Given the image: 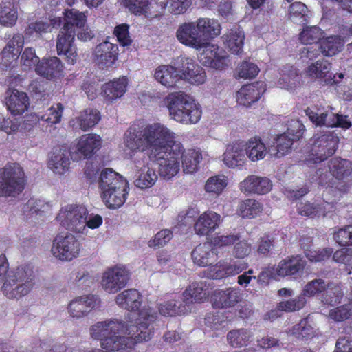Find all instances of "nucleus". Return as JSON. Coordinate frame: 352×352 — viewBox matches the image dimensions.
I'll list each match as a JSON object with an SVG mask.
<instances>
[{
    "label": "nucleus",
    "instance_id": "nucleus-31",
    "mask_svg": "<svg viewBox=\"0 0 352 352\" xmlns=\"http://www.w3.org/2000/svg\"><path fill=\"white\" fill-rule=\"evenodd\" d=\"M331 63L326 60L322 59L309 65L305 69V73L311 78L324 79L325 82L332 84L335 80L331 77Z\"/></svg>",
    "mask_w": 352,
    "mask_h": 352
},
{
    "label": "nucleus",
    "instance_id": "nucleus-18",
    "mask_svg": "<svg viewBox=\"0 0 352 352\" xmlns=\"http://www.w3.org/2000/svg\"><path fill=\"white\" fill-rule=\"evenodd\" d=\"M37 74L48 80H56L64 76V66L60 60L56 57L43 58L36 67Z\"/></svg>",
    "mask_w": 352,
    "mask_h": 352
},
{
    "label": "nucleus",
    "instance_id": "nucleus-25",
    "mask_svg": "<svg viewBox=\"0 0 352 352\" xmlns=\"http://www.w3.org/2000/svg\"><path fill=\"white\" fill-rule=\"evenodd\" d=\"M191 255L194 263L199 267L211 265L217 259L216 249L206 242L198 245L192 250Z\"/></svg>",
    "mask_w": 352,
    "mask_h": 352
},
{
    "label": "nucleus",
    "instance_id": "nucleus-27",
    "mask_svg": "<svg viewBox=\"0 0 352 352\" xmlns=\"http://www.w3.org/2000/svg\"><path fill=\"white\" fill-rule=\"evenodd\" d=\"M248 267V263L230 264L224 261H219L210 267L209 276L212 279H222L223 278L239 274Z\"/></svg>",
    "mask_w": 352,
    "mask_h": 352
},
{
    "label": "nucleus",
    "instance_id": "nucleus-41",
    "mask_svg": "<svg viewBox=\"0 0 352 352\" xmlns=\"http://www.w3.org/2000/svg\"><path fill=\"white\" fill-rule=\"evenodd\" d=\"M252 338V333L245 328L230 330L227 334L228 342L234 348L247 346L251 342Z\"/></svg>",
    "mask_w": 352,
    "mask_h": 352
},
{
    "label": "nucleus",
    "instance_id": "nucleus-12",
    "mask_svg": "<svg viewBox=\"0 0 352 352\" xmlns=\"http://www.w3.org/2000/svg\"><path fill=\"white\" fill-rule=\"evenodd\" d=\"M129 279V273L124 267H109L102 274L101 285L109 294H116L124 288Z\"/></svg>",
    "mask_w": 352,
    "mask_h": 352
},
{
    "label": "nucleus",
    "instance_id": "nucleus-45",
    "mask_svg": "<svg viewBox=\"0 0 352 352\" xmlns=\"http://www.w3.org/2000/svg\"><path fill=\"white\" fill-rule=\"evenodd\" d=\"M289 332L296 338L301 340H307L315 336L314 329L307 318H302L298 324L292 327Z\"/></svg>",
    "mask_w": 352,
    "mask_h": 352
},
{
    "label": "nucleus",
    "instance_id": "nucleus-8",
    "mask_svg": "<svg viewBox=\"0 0 352 352\" xmlns=\"http://www.w3.org/2000/svg\"><path fill=\"white\" fill-rule=\"evenodd\" d=\"M339 138L331 132L317 133L313 137L311 146L312 157L307 160V164L320 163L332 156L338 147Z\"/></svg>",
    "mask_w": 352,
    "mask_h": 352
},
{
    "label": "nucleus",
    "instance_id": "nucleus-53",
    "mask_svg": "<svg viewBox=\"0 0 352 352\" xmlns=\"http://www.w3.org/2000/svg\"><path fill=\"white\" fill-rule=\"evenodd\" d=\"M228 185V177L225 175H215L210 177L206 184L205 190L209 193L220 195Z\"/></svg>",
    "mask_w": 352,
    "mask_h": 352
},
{
    "label": "nucleus",
    "instance_id": "nucleus-60",
    "mask_svg": "<svg viewBox=\"0 0 352 352\" xmlns=\"http://www.w3.org/2000/svg\"><path fill=\"white\" fill-rule=\"evenodd\" d=\"M260 69L258 67L248 61H243L237 68L238 77L244 79L255 78Z\"/></svg>",
    "mask_w": 352,
    "mask_h": 352
},
{
    "label": "nucleus",
    "instance_id": "nucleus-62",
    "mask_svg": "<svg viewBox=\"0 0 352 352\" xmlns=\"http://www.w3.org/2000/svg\"><path fill=\"white\" fill-rule=\"evenodd\" d=\"M113 34L116 36L120 45L123 47L129 46L133 42L129 34V25L126 23L116 25L113 30Z\"/></svg>",
    "mask_w": 352,
    "mask_h": 352
},
{
    "label": "nucleus",
    "instance_id": "nucleus-24",
    "mask_svg": "<svg viewBox=\"0 0 352 352\" xmlns=\"http://www.w3.org/2000/svg\"><path fill=\"white\" fill-rule=\"evenodd\" d=\"M221 216L213 211L204 212L194 225L195 234L200 236L209 235L218 228Z\"/></svg>",
    "mask_w": 352,
    "mask_h": 352
},
{
    "label": "nucleus",
    "instance_id": "nucleus-36",
    "mask_svg": "<svg viewBox=\"0 0 352 352\" xmlns=\"http://www.w3.org/2000/svg\"><path fill=\"white\" fill-rule=\"evenodd\" d=\"M129 190V187L128 185L125 188H120V191L115 189V190L111 192L106 191V192H102L100 197L107 208L116 209L121 207L126 201Z\"/></svg>",
    "mask_w": 352,
    "mask_h": 352
},
{
    "label": "nucleus",
    "instance_id": "nucleus-16",
    "mask_svg": "<svg viewBox=\"0 0 352 352\" xmlns=\"http://www.w3.org/2000/svg\"><path fill=\"white\" fill-rule=\"evenodd\" d=\"M241 300V294L239 289L228 287L225 289H217L211 296L214 308L226 309L234 307Z\"/></svg>",
    "mask_w": 352,
    "mask_h": 352
},
{
    "label": "nucleus",
    "instance_id": "nucleus-57",
    "mask_svg": "<svg viewBox=\"0 0 352 352\" xmlns=\"http://www.w3.org/2000/svg\"><path fill=\"white\" fill-rule=\"evenodd\" d=\"M278 269L276 265H268L262 268L261 272L257 276V283L262 287H266L272 280L280 277L278 275Z\"/></svg>",
    "mask_w": 352,
    "mask_h": 352
},
{
    "label": "nucleus",
    "instance_id": "nucleus-10",
    "mask_svg": "<svg viewBox=\"0 0 352 352\" xmlns=\"http://www.w3.org/2000/svg\"><path fill=\"white\" fill-rule=\"evenodd\" d=\"M81 245L72 234L65 236L58 234L53 241L52 252L61 261H70L76 258L80 252Z\"/></svg>",
    "mask_w": 352,
    "mask_h": 352
},
{
    "label": "nucleus",
    "instance_id": "nucleus-59",
    "mask_svg": "<svg viewBox=\"0 0 352 352\" xmlns=\"http://www.w3.org/2000/svg\"><path fill=\"white\" fill-rule=\"evenodd\" d=\"M41 60L36 56L35 50L32 47H26L21 54V63L25 69L35 68Z\"/></svg>",
    "mask_w": 352,
    "mask_h": 352
},
{
    "label": "nucleus",
    "instance_id": "nucleus-23",
    "mask_svg": "<svg viewBox=\"0 0 352 352\" xmlns=\"http://www.w3.org/2000/svg\"><path fill=\"white\" fill-rule=\"evenodd\" d=\"M272 187L271 181L265 177L254 175H249L239 184L240 190L245 193L264 195L270 191Z\"/></svg>",
    "mask_w": 352,
    "mask_h": 352
},
{
    "label": "nucleus",
    "instance_id": "nucleus-47",
    "mask_svg": "<svg viewBox=\"0 0 352 352\" xmlns=\"http://www.w3.org/2000/svg\"><path fill=\"white\" fill-rule=\"evenodd\" d=\"M184 78L191 84L201 85L204 83L206 74L204 69L195 63H188L186 69L182 74Z\"/></svg>",
    "mask_w": 352,
    "mask_h": 352
},
{
    "label": "nucleus",
    "instance_id": "nucleus-2",
    "mask_svg": "<svg viewBox=\"0 0 352 352\" xmlns=\"http://www.w3.org/2000/svg\"><path fill=\"white\" fill-rule=\"evenodd\" d=\"M116 303L122 308L137 313L135 324H127L117 320L98 322L90 329L91 338L100 340L104 349L120 350L133 349L138 342L149 340L153 331L150 325L156 316L151 311H140L142 296L135 289H129L120 293L116 298Z\"/></svg>",
    "mask_w": 352,
    "mask_h": 352
},
{
    "label": "nucleus",
    "instance_id": "nucleus-29",
    "mask_svg": "<svg viewBox=\"0 0 352 352\" xmlns=\"http://www.w3.org/2000/svg\"><path fill=\"white\" fill-rule=\"evenodd\" d=\"M155 78L162 85L172 88L182 79V75L175 67L171 65H160L155 72Z\"/></svg>",
    "mask_w": 352,
    "mask_h": 352
},
{
    "label": "nucleus",
    "instance_id": "nucleus-58",
    "mask_svg": "<svg viewBox=\"0 0 352 352\" xmlns=\"http://www.w3.org/2000/svg\"><path fill=\"white\" fill-rule=\"evenodd\" d=\"M63 110V105L61 103H57L47 109V112L41 116V120L51 124L59 123Z\"/></svg>",
    "mask_w": 352,
    "mask_h": 352
},
{
    "label": "nucleus",
    "instance_id": "nucleus-30",
    "mask_svg": "<svg viewBox=\"0 0 352 352\" xmlns=\"http://www.w3.org/2000/svg\"><path fill=\"white\" fill-rule=\"evenodd\" d=\"M128 79L126 76L115 78L106 82L102 87L104 97L106 100L112 102L121 98L126 91Z\"/></svg>",
    "mask_w": 352,
    "mask_h": 352
},
{
    "label": "nucleus",
    "instance_id": "nucleus-50",
    "mask_svg": "<svg viewBox=\"0 0 352 352\" xmlns=\"http://www.w3.org/2000/svg\"><path fill=\"white\" fill-rule=\"evenodd\" d=\"M18 19L16 9L10 2H3L0 9V23L4 26L12 27Z\"/></svg>",
    "mask_w": 352,
    "mask_h": 352
},
{
    "label": "nucleus",
    "instance_id": "nucleus-39",
    "mask_svg": "<svg viewBox=\"0 0 352 352\" xmlns=\"http://www.w3.org/2000/svg\"><path fill=\"white\" fill-rule=\"evenodd\" d=\"M181 159L184 172L193 173L198 170L199 164L202 159V154L200 151L195 149L185 151L183 148L180 157Z\"/></svg>",
    "mask_w": 352,
    "mask_h": 352
},
{
    "label": "nucleus",
    "instance_id": "nucleus-61",
    "mask_svg": "<svg viewBox=\"0 0 352 352\" xmlns=\"http://www.w3.org/2000/svg\"><path fill=\"white\" fill-rule=\"evenodd\" d=\"M333 259L336 263L344 264L346 266V270H349V274H351L352 250L349 248L338 250L333 253Z\"/></svg>",
    "mask_w": 352,
    "mask_h": 352
},
{
    "label": "nucleus",
    "instance_id": "nucleus-33",
    "mask_svg": "<svg viewBox=\"0 0 352 352\" xmlns=\"http://www.w3.org/2000/svg\"><path fill=\"white\" fill-rule=\"evenodd\" d=\"M344 292L340 283L328 282L320 296V302L327 306H335L341 302Z\"/></svg>",
    "mask_w": 352,
    "mask_h": 352
},
{
    "label": "nucleus",
    "instance_id": "nucleus-28",
    "mask_svg": "<svg viewBox=\"0 0 352 352\" xmlns=\"http://www.w3.org/2000/svg\"><path fill=\"white\" fill-rule=\"evenodd\" d=\"M183 301L185 305L202 302L210 296V291L206 283H193L183 292Z\"/></svg>",
    "mask_w": 352,
    "mask_h": 352
},
{
    "label": "nucleus",
    "instance_id": "nucleus-43",
    "mask_svg": "<svg viewBox=\"0 0 352 352\" xmlns=\"http://www.w3.org/2000/svg\"><path fill=\"white\" fill-rule=\"evenodd\" d=\"M344 41L340 36H331L320 41L321 52L326 56H333L341 51Z\"/></svg>",
    "mask_w": 352,
    "mask_h": 352
},
{
    "label": "nucleus",
    "instance_id": "nucleus-38",
    "mask_svg": "<svg viewBox=\"0 0 352 352\" xmlns=\"http://www.w3.org/2000/svg\"><path fill=\"white\" fill-rule=\"evenodd\" d=\"M329 169L333 177L342 180L351 175L352 165L351 162L347 160L334 157L329 162Z\"/></svg>",
    "mask_w": 352,
    "mask_h": 352
},
{
    "label": "nucleus",
    "instance_id": "nucleus-22",
    "mask_svg": "<svg viewBox=\"0 0 352 352\" xmlns=\"http://www.w3.org/2000/svg\"><path fill=\"white\" fill-rule=\"evenodd\" d=\"M94 54L98 65L105 67H111L118 59V47L116 44L104 41L96 45Z\"/></svg>",
    "mask_w": 352,
    "mask_h": 352
},
{
    "label": "nucleus",
    "instance_id": "nucleus-17",
    "mask_svg": "<svg viewBox=\"0 0 352 352\" xmlns=\"http://www.w3.org/2000/svg\"><path fill=\"white\" fill-rule=\"evenodd\" d=\"M129 183L126 179L112 168L103 169L99 177L98 187L102 192L113 191L115 189L120 191V188H125Z\"/></svg>",
    "mask_w": 352,
    "mask_h": 352
},
{
    "label": "nucleus",
    "instance_id": "nucleus-42",
    "mask_svg": "<svg viewBox=\"0 0 352 352\" xmlns=\"http://www.w3.org/2000/svg\"><path fill=\"white\" fill-rule=\"evenodd\" d=\"M186 305H183L179 300L171 298L160 303L158 310L160 314L164 316H175L185 313Z\"/></svg>",
    "mask_w": 352,
    "mask_h": 352
},
{
    "label": "nucleus",
    "instance_id": "nucleus-46",
    "mask_svg": "<svg viewBox=\"0 0 352 352\" xmlns=\"http://www.w3.org/2000/svg\"><path fill=\"white\" fill-rule=\"evenodd\" d=\"M324 32L316 25L306 26L299 34L298 39L303 45H312L321 41Z\"/></svg>",
    "mask_w": 352,
    "mask_h": 352
},
{
    "label": "nucleus",
    "instance_id": "nucleus-54",
    "mask_svg": "<svg viewBox=\"0 0 352 352\" xmlns=\"http://www.w3.org/2000/svg\"><path fill=\"white\" fill-rule=\"evenodd\" d=\"M123 6L135 15L146 14L149 10V0H122Z\"/></svg>",
    "mask_w": 352,
    "mask_h": 352
},
{
    "label": "nucleus",
    "instance_id": "nucleus-19",
    "mask_svg": "<svg viewBox=\"0 0 352 352\" xmlns=\"http://www.w3.org/2000/svg\"><path fill=\"white\" fill-rule=\"evenodd\" d=\"M246 162L244 142L236 141L227 146L223 153V162L228 168L241 167Z\"/></svg>",
    "mask_w": 352,
    "mask_h": 352
},
{
    "label": "nucleus",
    "instance_id": "nucleus-3",
    "mask_svg": "<svg viewBox=\"0 0 352 352\" xmlns=\"http://www.w3.org/2000/svg\"><path fill=\"white\" fill-rule=\"evenodd\" d=\"M197 23L200 35L204 40V50L199 56V61L206 67L219 71L226 70L231 64L229 55L217 45L208 42L221 34L219 22L214 19L199 18Z\"/></svg>",
    "mask_w": 352,
    "mask_h": 352
},
{
    "label": "nucleus",
    "instance_id": "nucleus-26",
    "mask_svg": "<svg viewBox=\"0 0 352 352\" xmlns=\"http://www.w3.org/2000/svg\"><path fill=\"white\" fill-rule=\"evenodd\" d=\"M100 120V112L88 108L80 112V115L69 122L70 126L76 129L86 131L93 128Z\"/></svg>",
    "mask_w": 352,
    "mask_h": 352
},
{
    "label": "nucleus",
    "instance_id": "nucleus-37",
    "mask_svg": "<svg viewBox=\"0 0 352 352\" xmlns=\"http://www.w3.org/2000/svg\"><path fill=\"white\" fill-rule=\"evenodd\" d=\"M307 303L306 298L301 293L298 296L295 298H291L285 301L280 302L277 305L278 310H272L267 313L270 319L277 318V313L279 311L286 312H292L300 310Z\"/></svg>",
    "mask_w": 352,
    "mask_h": 352
},
{
    "label": "nucleus",
    "instance_id": "nucleus-56",
    "mask_svg": "<svg viewBox=\"0 0 352 352\" xmlns=\"http://www.w3.org/2000/svg\"><path fill=\"white\" fill-rule=\"evenodd\" d=\"M50 29V25L47 22L36 21L28 24L24 33L26 38H39L42 34L46 33Z\"/></svg>",
    "mask_w": 352,
    "mask_h": 352
},
{
    "label": "nucleus",
    "instance_id": "nucleus-48",
    "mask_svg": "<svg viewBox=\"0 0 352 352\" xmlns=\"http://www.w3.org/2000/svg\"><path fill=\"white\" fill-rule=\"evenodd\" d=\"M69 155H70V151H67L54 154L49 162L50 168L56 173L64 174L69 167Z\"/></svg>",
    "mask_w": 352,
    "mask_h": 352
},
{
    "label": "nucleus",
    "instance_id": "nucleus-9",
    "mask_svg": "<svg viewBox=\"0 0 352 352\" xmlns=\"http://www.w3.org/2000/svg\"><path fill=\"white\" fill-rule=\"evenodd\" d=\"M87 215L84 206L69 205L60 210L56 220L67 230L80 233L85 228Z\"/></svg>",
    "mask_w": 352,
    "mask_h": 352
},
{
    "label": "nucleus",
    "instance_id": "nucleus-11",
    "mask_svg": "<svg viewBox=\"0 0 352 352\" xmlns=\"http://www.w3.org/2000/svg\"><path fill=\"white\" fill-rule=\"evenodd\" d=\"M102 139L100 135L94 133L82 135L79 138L74 151H70L71 159L73 161H80L82 159H89L102 146Z\"/></svg>",
    "mask_w": 352,
    "mask_h": 352
},
{
    "label": "nucleus",
    "instance_id": "nucleus-7",
    "mask_svg": "<svg viewBox=\"0 0 352 352\" xmlns=\"http://www.w3.org/2000/svg\"><path fill=\"white\" fill-rule=\"evenodd\" d=\"M25 173L19 164L0 168V197H15L24 190Z\"/></svg>",
    "mask_w": 352,
    "mask_h": 352
},
{
    "label": "nucleus",
    "instance_id": "nucleus-64",
    "mask_svg": "<svg viewBox=\"0 0 352 352\" xmlns=\"http://www.w3.org/2000/svg\"><path fill=\"white\" fill-rule=\"evenodd\" d=\"M334 239L341 246L352 245V225L346 226L334 233Z\"/></svg>",
    "mask_w": 352,
    "mask_h": 352
},
{
    "label": "nucleus",
    "instance_id": "nucleus-32",
    "mask_svg": "<svg viewBox=\"0 0 352 352\" xmlns=\"http://www.w3.org/2000/svg\"><path fill=\"white\" fill-rule=\"evenodd\" d=\"M97 298L94 295L80 296L71 301L68 310L72 317L81 318L96 305Z\"/></svg>",
    "mask_w": 352,
    "mask_h": 352
},
{
    "label": "nucleus",
    "instance_id": "nucleus-20",
    "mask_svg": "<svg viewBox=\"0 0 352 352\" xmlns=\"http://www.w3.org/2000/svg\"><path fill=\"white\" fill-rule=\"evenodd\" d=\"M6 94V107L12 115H22L28 110L30 100L25 92L20 91L16 89H9Z\"/></svg>",
    "mask_w": 352,
    "mask_h": 352
},
{
    "label": "nucleus",
    "instance_id": "nucleus-34",
    "mask_svg": "<svg viewBox=\"0 0 352 352\" xmlns=\"http://www.w3.org/2000/svg\"><path fill=\"white\" fill-rule=\"evenodd\" d=\"M281 72V77L278 83L282 88L294 90L300 85L301 76L296 67L293 65H285Z\"/></svg>",
    "mask_w": 352,
    "mask_h": 352
},
{
    "label": "nucleus",
    "instance_id": "nucleus-1",
    "mask_svg": "<svg viewBox=\"0 0 352 352\" xmlns=\"http://www.w3.org/2000/svg\"><path fill=\"white\" fill-rule=\"evenodd\" d=\"M124 144L131 159L138 151H149V159L158 164L159 175L164 179H170L179 171L183 145L160 122L133 123L124 133Z\"/></svg>",
    "mask_w": 352,
    "mask_h": 352
},
{
    "label": "nucleus",
    "instance_id": "nucleus-51",
    "mask_svg": "<svg viewBox=\"0 0 352 352\" xmlns=\"http://www.w3.org/2000/svg\"><path fill=\"white\" fill-rule=\"evenodd\" d=\"M157 175L153 168L144 167L140 170V175L135 180V186L141 189L153 186L157 179Z\"/></svg>",
    "mask_w": 352,
    "mask_h": 352
},
{
    "label": "nucleus",
    "instance_id": "nucleus-5",
    "mask_svg": "<svg viewBox=\"0 0 352 352\" xmlns=\"http://www.w3.org/2000/svg\"><path fill=\"white\" fill-rule=\"evenodd\" d=\"M164 102L170 118L182 124H197L202 116L201 106L192 96L184 91L168 94Z\"/></svg>",
    "mask_w": 352,
    "mask_h": 352
},
{
    "label": "nucleus",
    "instance_id": "nucleus-52",
    "mask_svg": "<svg viewBox=\"0 0 352 352\" xmlns=\"http://www.w3.org/2000/svg\"><path fill=\"white\" fill-rule=\"evenodd\" d=\"M263 210V206L258 201L248 199L240 204L239 213L243 218H254Z\"/></svg>",
    "mask_w": 352,
    "mask_h": 352
},
{
    "label": "nucleus",
    "instance_id": "nucleus-63",
    "mask_svg": "<svg viewBox=\"0 0 352 352\" xmlns=\"http://www.w3.org/2000/svg\"><path fill=\"white\" fill-rule=\"evenodd\" d=\"M294 142V139L287 135V133H282L278 135L276 139V155L281 157L286 155L291 150Z\"/></svg>",
    "mask_w": 352,
    "mask_h": 352
},
{
    "label": "nucleus",
    "instance_id": "nucleus-21",
    "mask_svg": "<svg viewBox=\"0 0 352 352\" xmlns=\"http://www.w3.org/2000/svg\"><path fill=\"white\" fill-rule=\"evenodd\" d=\"M265 91V85L261 82L244 85L237 91V102L241 105L249 107L257 102Z\"/></svg>",
    "mask_w": 352,
    "mask_h": 352
},
{
    "label": "nucleus",
    "instance_id": "nucleus-6",
    "mask_svg": "<svg viewBox=\"0 0 352 352\" xmlns=\"http://www.w3.org/2000/svg\"><path fill=\"white\" fill-rule=\"evenodd\" d=\"M34 271L30 265H21L8 275L2 287L4 295L10 299H19L27 295L34 283Z\"/></svg>",
    "mask_w": 352,
    "mask_h": 352
},
{
    "label": "nucleus",
    "instance_id": "nucleus-49",
    "mask_svg": "<svg viewBox=\"0 0 352 352\" xmlns=\"http://www.w3.org/2000/svg\"><path fill=\"white\" fill-rule=\"evenodd\" d=\"M297 211L300 215L312 219L325 216L326 212L323 204L309 202L299 203L297 206Z\"/></svg>",
    "mask_w": 352,
    "mask_h": 352
},
{
    "label": "nucleus",
    "instance_id": "nucleus-4",
    "mask_svg": "<svg viewBox=\"0 0 352 352\" xmlns=\"http://www.w3.org/2000/svg\"><path fill=\"white\" fill-rule=\"evenodd\" d=\"M63 26L57 38L56 49L58 55H65L68 64L74 65L77 58L76 47L74 41L76 31L84 28L87 23L85 12L76 9H66L63 12Z\"/></svg>",
    "mask_w": 352,
    "mask_h": 352
},
{
    "label": "nucleus",
    "instance_id": "nucleus-15",
    "mask_svg": "<svg viewBox=\"0 0 352 352\" xmlns=\"http://www.w3.org/2000/svg\"><path fill=\"white\" fill-rule=\"evenodd\" d=\"M305 266L306 261L301 256H291L278 263L277 273L280 277L290 276L293 279H297L302 275Z\"/></svg>",
    "mask_w": 352,
    "mask_h": 352
},
{
    "label": "nucleus",
    "instance_id": "nucleus-55",
    "mask_svg": "<svg viewBox=\"0 0 352 352\" xmlns=\"http://www.w3.org/2000/svg\"><path fill=\"white\" fill-rule=\"evenodd\" d=\"M326 282L322 278H316L308 282L304 287L302 294L305 297H313L319 296L323 293L326 287Z\"/></svg>",
    "mask_w": 352,
    "mask_h": 352
},
{
    "label": "nucleus",
    "instance_id": "nucleus-35",
    "mask_svg": "<svg viewBox=\"0 0 352 352\" xmlns=\"http://www.w3.org/2000/svg\"><path fill=\"white\" fill-rule=\"evenodd\" d=\"M221 38L224 46L231 53L239 54L242 52L245 39L243 32L235 29H230Z\"/></svg>",
    "mask_w": 352,
    "mask_h": 352
},
{
    "label": "nucleus",
    "instance_id": "nucleus-14",
    "mask_svg": "<svg viewBox=\"0 0 352 352\" xmlns=\"http://www.w3.org/2000/svg\"><path fill=\"white\" fill-rule=\"evenodd\" d=\"M176 37L186 46L196 50L204 49V40L200 35L197 21L181 24L177 30Z\"/></svg>",
    "mask_w": 352,
    "mask_h": 352
},
{
    "label": "nucleus",
    "instance_id": "nucleus-40",
    "mask_svg": "<svg viewBox=\"0 0 352 352\" xmlns=\"http://www.w3.org/2000/svg\"><path fill=\"white\" fill-rule=\"evenodd\" d=\"M245 144L247 157L252 162H256L265 157L267 153L265 144L261 138L254 137L249 140Z\"/></svg>",
    "mask_w": 352,
    "mask_h": 352
},
{
    "label": "nucleus",
    "instance_id": "nucleus-13",
    "mask_svg": "<svg viewBox=\"0 0 352 352\" xmlns=\"http://www.w3.org/2000/svg\"><path fill=\"white\" fill-rule=\"evenodd\" d=\"M319 109L317 111H314L310 107H307L305 112L310 121L316 126L327 127H340L344 129H348L351 126V122L348 120L346 116H342L338 113L320 112Z\"/></svg>",
    "mask_w": 352,
    "mask_h": 352
},
{
    "label": "nucleus",
    "instance_id": "nucleus-44",
    "mask_svg": "<svg viewBox=\"0 0 352 352\" xmlns=\"http://www.w3.org/2000/svg\"><path fill=\"white\" fill-rule=\"evenodd\" d=\"M24 45V36L21 34H14L2 51L3 58H14L21 52Z\"/></svg>",
    "mask_w": 352,
    "mask_h": 352
}]
</instances>
